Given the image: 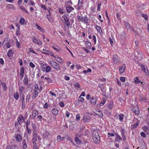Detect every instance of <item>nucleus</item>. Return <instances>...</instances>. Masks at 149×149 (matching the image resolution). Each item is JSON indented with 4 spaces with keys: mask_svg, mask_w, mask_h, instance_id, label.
Masks as SVG:
<instances>
[{
    "mask_svg": "<svg viewBox=\"0 0 149 149\" xmlns=\"http://www.w3.org/2000/svg\"><path fill=\"white\" fill-rule=\"evenodd\" d=\"M46 68L45 69V71L47 72H48L50 71L51 68L49 66L47 65H45Z\"/></svg>",
    "mask_w": 149,
    "mask_h": 149,
    "instance_id": "72a5a7b5",
    "label": "nucleus"
},
{
    "mask_svg": "<svg viewBox=\"0 0 149 149\" xmlns=\"http://www.w3.org/2000/svg\"><path fill=\"white\" fill-rule=\"evenodd\" d=\"M140 134L141 136L144 138H145L146 137V134L144 132H141L140 133Z\"/></svg>",
    "mask_w": 149,
    "mask_h": 149,
    "instance_id": "864d4df0",
    "label": "nucleus"
},
{
    "mask_svg": "<svg viewBox=\"0 0 149 149\" xmlns=\"http://www.w3.org/2000/svg\"><path fill=\"white\" fill-rule=\"evenodd\" d=\"M124 116V114H120L119 115V118L120 121H122L123 120Z\"/></svg>",
    "mask_w": 149,
    "mask_h": 149,
    "instance_id": "ea45409f",
    "label": "nucleus"
},
{
    "mask_svg": "<svg viewBox=\"0 0 149 149\" xmlns=\"http://www.w3.org/2000/svg\"><path fill=\"white\" fill-rule=\"evenodd\" d=\"M29 52L32 53L34 54H35L36 55L37 54V53H36L33 50V49L32 48H30Z\"/></svg>",
    "mask_w": 149,
    "mask_h": 149,
    "instance_id": "6e6d98bb",
    "label": "nucleus"
},
{
    "mask_svg": "<svg viewBox=\"0 0 149 149\" xmlns=\"http://www.w3.org/2000/svg\"><path fill=\"white\" fill-rule=\"evenodd\" d=\"M95 28L97 31L99 32L100 33H101V32L102 31L101 28L100 26L96 25L95 26Z\"/></svg>",
    "mask_w": 149,
    "mask_h": 149,
    "instance_id": "e433bc0d",
    "label": "nucleus"
},
{
    "mask_svg": "<svg viewBox=\"0 0 149 149\" xmlns=\"http://www.w3.org/2000/svg\"><path fill=\"white\" fill-rule=\"evenodd\" d=\"M125 65L121 67L119 69V71L120 73H123L125 70Z\"/></svg>",
    "mask_w": 149,
    "mask_h": 149,
    "instance_id": "2f4dec72",
    "label": "nucleus"
},
{
    "mask_svg": "<svg viewBox=\"0 0 149 149\" xmlns=\"http://www.w3.org/2000/svg\"><path fill=\"white\" fill-rule=\"evenodd\" d=\"M141 67L142 71H143L147 75H148L149 71L147 66L145 65H141Z\"/></svg>",
    "mask_w": 149,
    "mask_h": 149,
    "instance_id": "423d86ee",
    "label": "nucleus"
},
{
    "mask_svg": "<svg viewBox=\"0 0 149 149\" xmlns=\"http://www.w3.org/2000/svg\"><path fill=\"white\" fill-rule=\"evenodd\" d=\"M74 86L75 87L80 88V86L78 83H75L74 84Z\"/></svg>",
    "mask_w": 149,
    "mask_h": 149,
    "instance_id": "8fccbe9b",
    "label": "nucleus"
},
{
    "mask_svg": "<svg viewBox=\"0 0 149 149\" xmlns=\"http://www.w3.org/2000/svg\"><path fill=\"white\" fill-rule=\"evenodd\" d=\"M93 139L94 142L96 143H99L100 140V137L98 133L96 131L93 132Z\"/></svg>",
    "mask_w": 149,
    "mask_h": 149,
    "instance_id": "f03ea898",
    "label": "nucleus"
},
{
    "mask_svg": "<svg viewBox=\"0 0 149 149\" xmlns=\"http://www.w3.org/2000/svg\"><path fill=\"white\" fill-rule=\"evenodd\" d=\"M133 124L132 125H133V127L134 129L140 123V121L138 120L137 118H135L133 120Z\"/></svg>",
    "mask_w": 149,
    "mask_h": 149,
    "instance_id": "0eeeda50",
    "label": "nucleus"
},
{
    "mask_svg": "<svg viewBox=\"0 0 149 149\" xmlns=\"http://www.w3.org/2000/svg\"><path fill=\"white\" fill-rule=\"evenodd\" d=\"M33 143H35L37 141V139L39 141L41 140L40 136L36 134V131H33Z\"/></svg>",
    "mask_w": 149,
    "mask_h": 149,
    "instance_id": "39448f33",
    "label": "nucleus"
},
{
    "mask_svg": "<svg viewBox=\"0 0 149 149\" xmlns=\"http://www.w3.org/2000/svg\"><path fill=\"white\" fill-rule=\"evenodd\" d=\"M134 82L135 84H139L141 82V81L137 77H136L134 79Z\"/></svg>",
    "mask_w": 149,
    "mask_h": 149,
    "instance_id": "7c9ffc66",
    "label": "nucleus"
},
{
    "mask_svg": "<svg viewBox=\"0 0 149 149\" xmlns=\"http://www.w3.org/2000/svg\"><path fill=\"white\" fill-rule=\"evenodd\" d=\"M1 85L3 89H4V90H6L7 89V87L6 84L4 82H1Z\"/></svg>",
    "mask_w": 149,
    "mask_h": 149,
    "instance_id": "49530a36",
    "label": "nucleus"
},
{
    "mask_svg": "<svg viewBox=\"0 0 149 149\" xmlns=\"http://www.w3.org/2000/svg\"><path fill=\"white\" fill-rule=\"evenodd\" d=\"M24 69L23 67H22L20 68V75L22 77V78H23L24 76Z\"/></svg>",
    "mask_w": 149,
    "mask_h": 149,
    "instance_id": "6ab92c4d",
    "label": "nucleus"
},
{
    "mask_svg": "<svg viewBox=\"0 0 149 149\" xmlns=\"http://www.w3.org/2000/svg\"><path fill=\"white\" fill-rule=\"evenodd\" d=\"M3 47L5 49L9 48V39L8 38H6L4 39L3 42Z\"/></svg>",
    "mask_w": 149,
    "mask_h": 149,
    "instance_id": "7ed1b4c3",
    "label": "nucleus"
},
{
    "mask_svg": "<svg viewBox=\"0 0 149 149\" xmlns=\"http://www.w3.org/2000/svg\"><path fill=\"white\" fill-rule=\"evenodd\" d=\"M125 26L127 30H130L131 29V27L130 24L127 22H125Z\"/></svg>",
    "mask_w": 149,
    "mask_h": 149,
    "instance_id": "473e14b6",
    "label": "nucleus"
},
{
    "mask_svg": "<svg viewBox=\"0 0 149 149\" xmlns=\"http://www.w3.org/2000/svg\"><path fill=\"white\" fill-rule=\"evenodd\" d=\"M88 114V113H86L83 116V119L85 121L88 122L90 120V118L89 116H87V115Z\"/></svg>",
    "mask_w": 149,
    "mask_h": 149,
    "instance_id": "ddd939ff",
    "label": "nucleus"
},
{
    "mask_svg": "<svg viewBox=\"0 0 149 149\" xmlns=\"http://www.w3.org/2000/svg\"><path fill=\"white\" fill-rule=\"evenodd\" d=\"M59 104L60 106L62 107H64L65 105L64 103L62 102H60L59 103Z\"/></svg>",
    "mask_w": 149,
    "mask_h": 149,
    "instance_id": "69168bd1",
    "label": "nucleus"
},
{
    "mask_svg": "<svg viewBox=\"0 0 149 149\" xmlns=\"http://www.w3.org/2000/svg\"><path fill=\"white\" fill-rule=\"evenodd\" d=\"M55 61H52V60H49V65L52 66H53L54 63L55 62Z\"/></svg>",
    "mask_w": 149,
    "mask_h": 149,
    "instance_id": "5fc2aeb1",
    "label": "nucleus"
},
{
    "mask_svg": "<svg viewBox=\"0 0 149 149\" xmlns=\"http://www.w3.org/2000/svg\"><path fill=\"white\" fill-rule=\"evenodd\" d=\"M97 99L95 97H92L90 100L91 104L93 105H94L96 104Z\"/></svg>",
    "mask_w": 149,
    "mask_h": 149,
    "instance_id": "2eb2a0df",
    "label": "nucleus"
},
{
    "mask_svg": "<svg viewBox=\"0 0 149 149\" xmlns=\"http://www.w3.org/2000/svg\"><path fill=\"white\" fill-rule=\"evenodd\" d=\"M133 111L136 114L138 115L140 111L139 109H138L135 110L134 109Z\"/></svg>",
    "mask_w": 149,
    "mask_h": 149,
    "instance_id": "3c124183",
    "label": "nucleus"
},
{
    "mask_svg": "<svg viewBox=\"0 0 149 149\" xmlns=\"http://www.w3.org/2000/svg\"><path fill=\"white\" fill-rule=\"evenodd\" d=\"M58 12L61 14H63L64 12L63 9L61 8L59 9Z\"/></svg>",
    "mask_w": 149,
    "mask_h": 149,
    "instance_id": "e2e57ef3",
    "label": "nucleus"
},
{
    "mask_svg": "<svg viewBox=\"0 0 149 149\" xmlns=\"http://www.w3.org/2000/svg\"><path fill=\"white\" fill-rule=\"evenodd\" d=\"M139 100L140 102H146V98L145 97L140 96L139 97Z\"/></svg>",
    "mask_w": 149,
    "mask_h": 149,
    "instance_id": "cd10ccee",
    "label": "nucleus"
},
{
    "mask_svg": "<svg viewBox=\"0 0 149 149\" xmlns=\"http://www.w3.org/2000/svg\"><path fill=\"white\" fill-rule=\"evenodd\" d=\"M17 120L19 123L21 125V123L24 122V119L23 116H19L17 118Z\"/></svg>",
    "mask_w": 149,
    "mask_h": 149,
    "instance_id": "4468645a",
    "label": "nucleus"
},
{
    "mask_svg": "<svg viewBox=\"0 0 149 149\" xmlns=\"http://www.w3.org/2000/svg\"><path fill=\"white\" fill-rule=\"evenodd\" d=\"M22 143L23 148L24 149L26 148L27 147V145L26 143V141L25 140H23Z\"/></svg>",
    "mask_w": 149,
    "mask_h": 149,
    "instance_id": "c03bdc74",
    "label": "nucleus"
},
{
    "mask_svg": "<svg viewBox=\"0 0 149 149\" xmlns=\"http://www.w3.org/2000/svg\"><path fill=\"white\" fill-rule=\"evenodd\" d=\"M143 130L148 134L149 133V127L147 126H144L143 127Z\"/></svg>",
    "mask_w": 149,
    "mask_h": 149,
    "instance_id": "dca6fc26",
    "label": "nucleus"
},
{
    "mask_svg": "<svg viewBox=\"0 0 149 149\" xmlns=\"http://www.w3.org/2000/svg\"><path fill=\"white\" fill-rule=\"evenodd\" d=\"M80 119V116L79 114H77L76 116V121H79Z\"/></svg>",
    "mask_w": 149,
    "mask_h": 149,
    "instance_id": "de8ad7c7",
    "label": "nucleus"
},
{
    "mask_svg": "<svg viewBox=\"0 0 149 149\" xmlns=\"http://www.w3.org/2000/svg\"><path fill=\"white\" fill-rule=\"evenodd\" d=\"M14 97L16 100H17L18 99L19 97V95L17 92H16L14 93Z\"/></svg>",
    "mask_w": 149,
    "mask_h": 149,
    "instance_id": "c756f323",
    "label": "nucleus"
},
{
    "mask_svg": "<svg viewBox=\"0 0 149 149\" xmlns=\"http://www.w3.org/2000/svg\"><path fill=\"white\" fill-rule=\"evenodd\" d=\"M67 12L70 13L72 10H74V8L70 6H67L66 8Z\"/></svg>",
    "mask_w": 149,
    "mask_h": 149,
    "instance_id": "f8f14e48",
    "label": "nucleus"
},
{
    "mask_svg": "<svg viewBox=\"0 0 149 149\" xmlns=\"http://www.w3.org/2000/svg\"><path fill=\"white\" fill-rule=\"evenodd\" d=\"M52 67L57 70H60L61 69V67L60 65L56 62L54 63Z\"/></svg>",
    "mask_w": 149,
    "mask_h": 149,
    "instance_id": "9d476101",
    "label": "nucleus"
},
{
    "mask_svg": "<svg viewBox=\"0 0 149 149\" xmlns=\"http://www.w3.org/2000/svg\"><path fill=\"white\" fill-rule=\"evenodd\" d=\"M78 99L79 100L80 102H82L84 100V98L82 97L81 96H79V97Z\"/></svg>",
    "mask_w": 149,
    "mask_h": 149,
    "instance_id": "680f3d73",
    "label": "nucleus"
},
{
    "mask_svg": "<svg viewBox=\"0 0 149 149\" xmlns=\"http://www.w3.org/2000/svg\"><path fill=\"white\" fill-rule=\"evenodd\" d=\"M22 104H25V98L24 95H23L21 96Z\"/></svg>",
    "mask_w": 149,
    "mask_h": 149,
    "instance_id": "603ef678",
    "label": "nucleus"
},
{
    "mask_svg": "<svg viewBox=\"0 0 149 149\" xmlns=\"http://www.w3.org/2000/svg\"><path fill=\"white\" fill-rule=\"evenodd\" d=\"M113 102H112L109 103L107 104V107L110 110L113 107Z\"/></svg>",
    "mask_w": 149,
    "mask_h": 149,
    "instance_id": "a878e982",
    "label": "nucleus"
},
{
    "mask_svg": "<svg viewBox=\"0 0 149 149\" xmlns=\"http://www.w3.org/2000/svg\"><path fill=\"white\" fill-rule=\"evenodd\" d=\"M38 114V113L37 110H34L33 111V117L35 118Z\"/></svg>",
    "mask_w": 149,
    "mask_h": 149,
    "instance_id": "79ce46f5",
    "label": "nucleus"
},
{
    "mask_svg": "<svg viewBox=\"0 0 149 149\" xmlns=\"http://www.w3.org/2000/svg\"><path fill=\"white\" fill-rule=\"evenodd\" d=\"M36 26L37 29L42 32H44V30L40 26L38 25L37 24H36Z\"/></svg>",
    "mask_w": 149,
    "mask_h": 149,
    "instance_id": "c9c22d12",
    "label": "nucleus"
},
{
    "mask_svg": "<svg viewBox=\"0 0 149 149\" xmlns=\"http://www.w3.org/2000/svg\"><path fill=\"white\" fill-rule=\"evenodd\" d=\"M23 81L25 84L26 85L28 83V79L26 75L25 76Z\"/></svg>",
    "mask_w": 149,
    "mask_h": 149,
    "instance_id": "a19ab883",
    "label": "nucleus"
},
{
    "mask_svg": "<svg viewBox=\"0 0 149 149\" xmlns=\"http://www.w3.org/2000/svg\"><path fill=\"white\" fill-rule=\"evenodd\" d=\"M52 113L55 116L57 115L58 113V110L56 109H53L51 110Z\"/></svg>",
    "mask_w": 149,
    "mask_h": 149,
    "instance_id": "aec40b11",
    "label": "nucleus"
},
{
    "mask_svg": "<svg viewBox=\"0 0 149 149\" xmlns=\"http://www.w3.org/2000/svg\"><path fill=\"white\" fill-rule=\"evenodd\" d=\"M42 136L44 138H47L51 136V134L48 132H46L43 134Z\"/></svg>",
    "mask_w": 149,
    "mask_h": 149,
    "instance_id": "393cba45",
    "label": "nucleus"
},
{
    "mask_svg": "<svg viewBox=\"0 0 149 149\" xmlns=\"http://www.w3.org/2000/svg\"><path fill=\"white\" fill-rule=\"evenodd\" d=\"M106 101L104 100H103V101L100 102L99 104L100 106H103L105 103Z\"/></svg>",
    "mask_w": 149,
    "mask_h": 149,
    "instance_id": "bf43d9fd",
    "label": "nucleus"
},
{
    "mask_svg": "<svg viewBox=\"0 0 149 149\" xmlns=\"http://www.w3.org/2000/svg\"><path fill=\"white\" fill-rule=\"evenodd\" d=\"M19 23L22 25H24L26 24L25 23V20L24 19L23 17L21 18L19 21Z\"/></svg>",
    "mask_w": 149,
    "mask_h": 149,
    "instance_id": "c85d7f7f",
    "label": "nucleus"
},
{
    "mask_svg": "<svg viewBox=\"0 0 149 149\" xmlns=\"http://www.w3.org/2000/svg\"><path fill=\"white\" fill-rule=\"evenodd\" d=\"M36 43L38 45H41L42 44V41L40 40H38L37 41V42Z\"/></svg>",
    "mask_w": 149,
    "mask_h": 149,
    "instance_id": "774afa93",
    "label": "nucleus"
},
{
    "mask_svg": "<svg viewBox=\"0 0 149 149\" xmlns=\"http://www.w3.org/2000/svg\"><path fill=\"white\" fill-rule=\"evenodd\" d=\"M132 29L133 30L134 33L136 35L139 36L140 35L142 32L141 30L139 28H137L136 29V31L134 30L133 29Z\"/></svg>",
    "mask_w": 149,
    "mask_h": 149,
    "instance_id": "9b49d317",
    "label": "nucleus"
},
{
    "mask_svg": "<svg viewBox=\"0 0 149 149\" xmlns=\"http://www.w3.org/2000/svg\"><path fill=\"white\" fill-rule=\"evenodd\" d=\"M24 91V88L23 86H20L19 88V92L20 95H21V94L23 93Z\"/></svg>",
    "mask_w": 149,
    "mask_h": 149,
    "instance_id": "bb28decb",
    "label": "nucleus"
},
{
    "mask_svg": "<svg viewBox=\"0 0 149 149\" xmlns=\"http://www.w3.org/2000/svg\"><path fill=\"white\" fill-rule=\"evenodd\" d=\"M64 21L65 23V24L67 26H69L70 25V23L69 22V19L68 17L66 15H64L62 16Z\"/></svg>",
    "mask_w": 149,
    "mask_h": 149,
    "instance_id": "6e6552de",
    "label": "nucleus"
},
{
    "mask_svg": "<svg viewBox=\"0 0 149 149\" xmlns=\"http://www.w3.org/2000/svg\"><path fill=\"white\" fill-rule=\"evenodd\" d=\"M45 65H47V64H44L43 63H41V68L42 70L45 72V69L46 68V66Z\"/></svg>",
    "mask_w": 149,
    "mask_h": 149,
    "instance_id": "f704fd0d",
    "label": "nucleus"
},
{
    "mask_svg": "<svg viewBox=\"0 0 149 149\" xmlns=\"http://www.w3.org/2000/svg\"><path fill=\"white\" fill-rule=\"evenodd\" d=\"M54 58H55L56 61L58 63H61L62 62V60L61 58L58 56H54Z\"/></svg>",
    "mask_w": 149,
    "mask_h": 149,
    "instance_id": "412c9836",
    "label": "nucleus"
},
{
    "mask_svg": "<svg viewBox=\"0 0 149 149\" xmlns=\"http://www.w3.org/2000/svg\"><path fill=\"white\" fill-rule=\"evenodd\" d=\"M31 96L30 94H28L26 96V103L28 102L30 99L31 97Z\"/></svg>",
    "mask_w": 149,
    "mask_h": 149,
    "instance_id": "4c0bfd02",
    "label": "nucleus"
},
{
    "mask_svg": "<svg viewBox=\"0 0 149 149\" xmlns=\"http://www.w3.org/2000/svg\"><path fill=\"white\" fill-rule=\"evenodd\" d=\"M95 113L100 117H102L103 116V114L100 109L97 110L96 111Z\"/></svg>",
    "mask_w": 149,
    "mask_h": 149,
    "instance_id": "a211bd4d",
    "label": "nucleus"
},
{
    "mask_svg": "<svg viewBox=\"0 0 149 149\" xmlns=\"http://www.w3.org/2000/svg\"><path fill=\"white\" fill-rule=\"evenodd\" d=\"M48 12L49 13V14L48 15H47V17L48 19V20L50 21V22H52L53 21V18L51 16V13L50 11L49 10H48Z\"/></svg>",
    "mask_w": 149,
    "mask_h": 149,
    "instance_id": "b1692460",
    "label": "nucleus"
},
{
    "mask_svg": "<svg viewBox=\"0 0 149 149\" xmlns=\"http://www.w3.org/2000/svg\"><path fill=\"white\" fill-rule=\"evenodd\" d=\"M120 80L123 82H125V78L124 77H120Z\"/></svg>",
    "mask_w": 149,
    "mask_h": 149,
    "instance_id": "4d7b16f0",
    "label": "nucleus"
},
{
    "mask_svg": "<svg viewBox=\"0 0 149 149\" xmlns=\"http://www.w3.org/2000/svg\"><path fill=\"white\" fill-rule=\"evenodd\" d=\"M80 101L78 99L76 100L75 102V104L76 105H79L80 104Z\"/></svg>",
    "mask_w": 149,
    "mask_h": 149,
    "instance_id": "13d9d810",
    "label": "nucleus"
},
{
    "mask_svg": "<svg viewBox=\"0 0 149 149\" xmlns=\"http://www.w3.org/2000/svg\"><path fill=\"white\" fill-rule=\"evenodd\" d=\"M34 89L33 92V95L32 97V99L33 100L34 99L38 96L39 92L38 86L37 84H36L34 85Z\"/></svg>",
    "mask_w": 149,
    "mask_h": 149,
    "instance_id": "f257e3e1",
    "label": "nucleus"
},
{
    "mask_svg": "<svg viewBox=\"0 0 149 149\" xmlns=\"http://www.w3.org/2000/svg\"><path fill=\"white\" fill-rule=\"evenodd\" d=\"M116 141L118 143H120L121 141L122 140V139L121 137L118 134H117L116 135Z\"/></svg>",
    "mask_w": 149,
    "mask_h": 149,
    "instance_id": "5701e85b",
    "label": "nucleus"
},
{
    "mask_svg": "<svg viewBox=\"0 0 149 149\" xmlns=\"http://www.w3.org/2000/svg\"><path fill=\"white\" fill-rule=\"evenodd\" d=\"M85 43L86 45V46L87 47L90 48L91 47V44L90 42H89L88 41H86L85 42Z\"/></svg>",
    "mask_w": 149,
    "mask_h": 149,
    "instance_id": "58836bf2",
    "label": "nucleus"
},
{
    "mask_svg": "<svg viewBox=\"0 0 149 149\" xmlns=\"http://www.w3.org/2000/svg\"><path fill=\"white\" fill-rule=\"evenodd\" d=\"M101 6V4L100 3H98L97 4V10L98 11H100V7Z\"/></svg>",
    "mask_w": 149,
    "mask_h": 149,
    "instance_id": "0e129e2a",
    "label": "nucleus"
},
{
    "mask_svg": "<svg viewBox=\"0 0 149 149\" xmlns=\"http://www.w3.org/2000/svg\"><path fill=\"white\" fill-rule=\"evenodd\" d=\"M42 51H44L45 52H42V53L43 54H44L46 55H49V54L47 52H49V51L48 50L45 49H42Z\"/></svg>",
    "mask_w": 149,
    "mask_h": 149,
    "instance_id": "37998d69",
    "label": "nucleus"
},
{
    "mask_svg": "<svg viewBox=\"0 0 149 149\" xmlns=\"http://www.w3.org/2000/svg\"><path fill=\"white\" fill-rule=\"evenodd\" d=\"M77 19L79 21H81L84 24L87 23V19L86 17H83L82 15H78L77 16Z\"/></svg>",
    "mask_w": 149,
    "mask_h": 149,
    "instance_id": "20e7f679",
    "label": "nucleus"
},
{
    "mask_svg": "<svg viewBox=\"0 0 149 149\" xmlns=\"http://www.w3.org/2000/svg\"><path fill=\"white\" fill-rule=\"evenodd\" d=\"M75 142L78 144L80 145L82 143L81 140L79 139L78 137H76L75 139Z\"/></svg>",
    "mask_w": 149,
    "mask_h": 149,
    "instance_id": "4be33fe9",
    "label": "nucleus"
},
{
    "mask_svg": "<svg viewBox=\"0 0 149 149\" xmlns=\"http://www.w3.org/2000/svg\"><path fill=\"white\" fill-rule=\"evenodd\" d=\"M19 7H20V8L21 9V10L24 11V12L27 13H29V12L27 10H26L25 9V8L22 6H19Z\"/></svg>",
    "mask_w": 149,
    "mask_h": 149,
    "instance_id": "a18cd8bd",
    "label": "nucleus"
},
{
    "mask_svg": "<svg viewBox=\"0 0 149 149\" xmlns=\"http://www.w3.org/2000/svg\"><path fill=\"white\" fill-rule=\"evenodd\" d=\"M17 41L16 42V45L17 47L18 48H19L20 47V43L17 41Z\"/></svg>",
    "mask_w": 149,
    "mask_h": 149,
    "instance_id": "09e8293b",
    "label": "nucleus"
},
{
    "mask_svg": "<svg viewBox=\"0 0 149 149\" xmlns=\"http://www.w3.org/2000/svg\"><path fill=\"white\" fill-rule=\"evenodd\" d=\"M49 93L52 95V96H54L55 97H56V94L55 93H53L52 91H50Z\"/></svg>",
    "mask_w": 149,
    "mask_h": 149,
    "instance_id": "338daca9",
    "label": "nucleus"
},
{
    "mask_svg": "<svg viewBox=\"0 0 149 149\" xmlns=\"http://www.w3.org/2000/svg\"><path fill=\"white\" fill-rule=\"evenodd\" d=\"M142 17L144 18V19L146 20H147L148 19L147 15L146 14H142Z\"/></svg>",
    "mask_w": 149,
    "mask_h": 149,
    "instance_id": "052dcab7",
    "label": "nucleus"
},
{
    "mask_svg": "<svg viewBox=\"0 0 149 149\" xmlns=\"http://www.w3.org/2000/svg\"><path fill=\"white\" fill-rule=\"evenodd\" d=\"M14 137L15 138L17 141H20L22 140V134H20L19 133H15Z\"/></svg>",
    "mask_w": 149,
    "mask_h": 149,
    "instance_id": "1a4fd4ad",
    "label": "nucleus"
},
{
    "mask_svg": "<svg viewBox=\"0 0 149 149\" xmlns=\"http://www.w3.org/2000/svg\"><path fill=\"white\" fill-rule=\"evenodd\" d=\"M65 139L64 137H61L60 135H58L57 136L56 140L58 142L64 140Z\"/></svg>",
    "mask_w": 149,
    "mask_h": 149,
    "instance_id": "f3484780",
    "label": "nucleus"
}]
</instances>
